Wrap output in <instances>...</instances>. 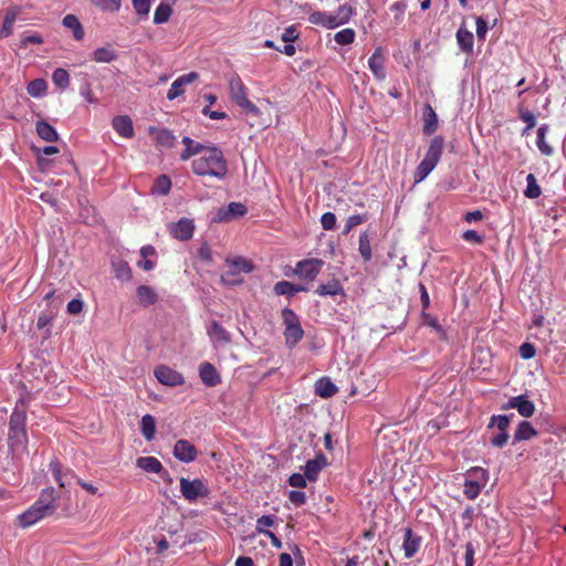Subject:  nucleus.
Returning <instances> with one entry per match:
<instances>
[{
    "mask_svg": "<svg viewBox=\"0 0 566 566\" xmlns=\"http://www.w3.org/2000/svg\"><path fill=\"white\" fill-rule=\"evenodd\" d=\"M172 14V9L167 3H160L154 13V23L155 24H161L167 22Z\"/></svg>",
    "mask_w": 566,
    "mask_h": 566,
    "instance_id": "obj_39",
    "label": "nucleus"
},
{
    "mask_svg": "<svg viewBox=\"0 0 566 566\" xmlns=\"http://www.w3.org/2000/svg\"><path fill=\"white\" fill-rule=\"evenodd\" d=\"M93 4L104 11L115 12L120 8L122 0H91Z\"/></svg>",
    "mask_w": 566,
    "mask_h": 566,
    "instance_id": "obj_49",
    "label": "nucleus"
},
{
    "mask_svg": "<svg viewBox=\"0 0 566 566\" xmlns=\"http://www.w3.org/2000/svg\"><path fill=\"white\" fill-rule=\"evenodd\" d=\"M488 31V22L479 17L476 19V38L478 40H483Z\"/></svg>",
    "mask_w": 566,
    "mask_h": 566,
    "instance_id": "obj_64",
    "label": "nucleus"
},
{
    "mask_svg": "<svg viewBox=\"0 0 566 566\" xmlns=\"http://www.w3.org/2000/svg\"><path fill=\"white\" fill-rule=\"evenodd\" d=\"M480 490H481V484L479 481H472V480H467L465 483H464V494L473 500L475 499L479 493H480Z\"/></svg>",
    "mask_w": 566,
    "mask_h": 566,
    "instance_id": "obj_53",
    "label": "nucleus"
},
{
    "mask_svg": "<svg viewBox=\"0 0 566 566\" xmlns=\"http://www.w3.org/2000/svg\"><path fill=\"white\" fill-rule=\"evenodd\" d=\"M306 480L307 479L304 474L293 473L289 479V483L293 488L303 489L306 486Z\"/></svg>",
    "mask_w": 566,
    "mask_h": 566,
    "instance_id": "obj_59",
    "label": "nucleus"
},
{
    "mask_svg": "<svg viewBox=\"0 0 566 566\" xmlns=\"http://www.w3.org/2000/svg\"><path fill=\"white\" fill-rule=\"evenodd\" d=\"M25 422L27 411L20 409L17 403L10 416L8 433L9 446L13 452H15L18 448H23L27 441Z\"/></svg>",
    "mask_w": 566,
    "mask_h": 566,
    "instance_id": "obj_3",
    "label": "nucleus"
},
{
    "mask_svg": "<svg viewBox=\"0 0 566 566\" xmlns=\"http://www.w3.org/2000/svg\"><path fill=\"white\" fill-rule=\"evenodd\" d=\"M444 139L442 136H434L430 143L424 158L418 165L413 172L416 184L423 181L428 175L436 168L443 153Z\"/></svg>",
    "mask_w": 566,
    "mask_h": 566,
    "instance_id": "obj_2",
    "label": "nucleus"
},
{
    "mask_svg": "<svg viewBox=\"0 0 566 566\" xmlns=\"http://www.w3.org/2000/svg\"><path fill=\"white\" fill-rule=\"evenodd\" d=\"M193 231V221L188 218H181L178 222L170 224V234L180 241H187L191 239Z\"/></svg>",
    "mask_w": 566,
    "mask_h": 566,
    "instance_id": "obj_12",
    "label": "nucleus"
},
{
    "mask_svg": "<svg viewBox=\"0 0 566 566\" xmlns=\"http://www.w3.org/2000/svg\"><path fill=\"white\" fill-rule=\"evenodd\" d=\"M420 544L421 537L415 534L411 528H406L402 543L405 556L411 558L418 552Z\"/></svg>",
    "mask_w": 566,
    "mask_h": 566,
    "instance_id": "obj_18",
    "label": "nucleus"
},
{
    "mask_svg": "<svg viewBox=\"0 0 566 566\" xmlns=\"http://www.w3.org/2000/svg\"><path fill=\"white\" fill-rule=\"evenodd\" d=\"M355 10L350 4H342L338 8L337 13L335 14L338 25L347 23L350 20Z\"/></svg>",
    "mask_w": 566,
    "mask_h": 566,
    "instance_id": "obj_48",
    "label": "nucleus"
},
{
    "mask_svg": "<svg viewBox=\"0 0 566 566\" xmlns=\"http://www.w3.org/2000/svg\"><path fill=\"white\" fill-rule=\"evenodd\" d=\"M59 153L57 147L55 146H46L42 149H39L38 154V164L39 166L44 169L45 166L49 164V161L43 156H51Z\"/></svg>",
    "mask_w": 566,
    "mask_h": 566,
    "instance_id": "obj_52",
    "label": "nucleus"
},
{
    "mask_svg": "<svg viewBox=\"0 0 566 566\" xmlns=\"http://www.w3.org/2000/svg\"><path fill=\"white\" fill-rule=\"evenodd\" d=\"M138 465L146 472L160 473L163 471L161 462H138Z\"/></svg>",
    "mask_w": 566,
    "mask_h": 566,
    "instance_id": "obj_61",
    "label": "nucleus"
},
{
    "mask_svg": "<svg viewBox=\"0 0 566 566\" xmlns=\"http://www.w3.org/2000/svg\"><path fill=\"white\" fill-rule=\"evenodd\" d=\"M181 143L185 145V149L180 154V159L182 161H187L193 156L202 155L209 147L208 145L195 142L188 136L182 137Z\"/></svg>",
    "mask_w": 566,
    "mask_h": 566,
    "instance_id": "obj_14",
    "label": "nucleus"
},
{
    "mask_svg": "<svg viewBox=\"0 0 566 566\" xmlns=\"http://www.w3.org/2000/svg\"><path fill=\"white\" fill-rule=\"evenodd\" d=\"M180 492L189 502H195L199 497H206L209 495L208 486L200 479L189 480L181 478Z\"/></svg>",
    "mask_w": 566,
    "mask_h": 566,
    "instance_id": "obj_7",
    "label": "nucleus"
},
{
    "mask_svg": "<svg viewBox=\"0 0 566 566\" xmlns=\"http://www.w3.org/2000/svg\"><path fill=\"white\" fill-rule=\"evenodd\" d=\"M171 188V181L168 176L160 175L156 178L154 186H153V192L166 196L169 193Z\"/></svg>",
    "mask_w": 566,
    "mask_h": 566,
    "instance_id": "obj_41",
    "label": "nucleus"
},
{
    "mask_svg": "<svg viewBox=\"0 0 566 566\" xmlns=\"http://www.w3.org/2000/svg\"><path fill=\"white\" fill-rule=\"evenodd\" d=\"M49 471L52 473L55 482L61 489L65 488L67 483L74 478L70 471H63L60 462H51Z\"/></svg>",
    "mask_w": 566,
    "mask_h": 566,
    "instance_id": "obj_24",
    "label": "nucleus"
},
{
    "mask_svg": "<svg viewBox=\"0 0 566 566\" xmlns=\"http://www.w3.org/2000/svg\"><path fill=\"white\" fill-rule=\"evenodd\" d=\"M92 59L97 63H111L117 59V53L108 44L106 46L97 48L96 50H94Z\"/></svg>",
    "mask_w": 566,
    "mask_h": 566,
    "instance_id": "obj_29",
    "label": "nucleus"
},
{
    "mask_svg": "<svg viewBox=\"0 0 566 566\" xmlns=\"http://www.w3.org/2000/svg\"><path fill=\"white\" fill-rule=\"evenodd\" d=\"M228 270L221 275V281L228 285H235L242 282V273H250L253 270L252 263L241 256L227 260Z\"/></svg>",
    "mask_w": 566,
    "mask_h": 566,
    "instance_id": "obj_5",
    "label": "nucleus"
},
{
    "mask_svg": "<svg viewBox=\"0 0 566 566\" xmlns=\"http://www.w3.org/2000/svg\"><path fill=\"white\" fill-rule=\"evenodd\" d=\"M208 334L210 337L222 344H227L231 340L228 331L216 321L211 323Z\"/></svg>",
    "mask_w": 566,
    "mask_h": 566,
    "instance_id": "obj_32",
    "label": "nucleus"
},
{
    "mask_svg": "<svg viewBox=\"0 0 566 566\" xmlns=\"http://www.w3.org/2000/svg\"><path fill=\"white\" fill-rule=\"evenodd\" d=\"M113 269H114L116 279L122 280V281H130L132 270L127 262L119 261V262L113 263Z\"/></svg>",
    "mask_w": 566,
    "mask_h": 566,
    "instance_id": "obj_43",
    "label": "nucleus"
},
{
    "mask_svg": "<svg viewBox=\"0 0 566 566\" xmlns=\"http://www.w3.org/2000/svg\"><path fill=\"white\" fill-rule=\"evenodd\" d=\"M148 135L153 137L155 144L159 148L171 149L176 146L177 138L171 130L167 128H158L150 126Z\"/></svg>",
    "mask_w": 566,
    "mask_h": 566,
    "instance_id": "obj_10",
    "label": "nucleus"
},
{
    "mask_svg": "<svg viewBox=\"0 0 566 566\" xmlns=\"http://www.w3.org/2000/svg\"><path fill=\"white\" fill-rule=\"evenodd\" d=\"M54 514L48 505H41L35 501L32 506L18 516V523L19 526L27 528Z\"/></svg>",
    "mask_w": 566,
    "mask_h": 566,
    "instance_id": "obj_6",
    "label": "nucleus"
},
{
    "mask_svg": "<svg viewBox=\"0 0 566 566\" xmlns=\"http://www.w3.org/2000/svg\"><path fill=\"white\" fill-rule=\"evenodd\" d=\"M140 430H142L144 438L147 441H150L154 439L155 433H156V421L151 415L143 416V418L140 420Z\"/></svg>",
    "mask_w": 566,
    "mask_h": 566,
    "instance_id": "obj_33",
    "label": "nucleus"
},
{
    "mask_svg": "<svg viewBox=\"0 0 566 566\" xmlns=\"http://www.w3.org/2000/svg\"><path fill=\"white\" fill-rule=\"evenodd\" d=\"M520 118L527 124L524 129V133L534 128L536 125V118L534 114L527 109H520Z\"/></svg>",
    "mask_w": 566,
    "mask_h": 566,
    "instance_id": "obj_54",
    "label": "nucleus"
},
{
    "mask_svg": "<svg viewBox=\"0 0 566 566\" xmlns=\"http://www.w3.org/2000/svg\"><path fill=\"white\" fill-rule=\"evenodd\" d=\"M231 99L247 113L259 115L260 109L247 96V87L238 75L229 80Z\"/></svg>",
    "mask_w": 566,
    "mask_h": 566,
    "instance_id": "obj_4",
    "label": "nucleus"
},
{
    "mask_svg": "<svg viewBox=\"0 0 566 566\" xmlns=\"http://www.w3.org/2000/svg\"><path fill=\"white\" fill-rule=\"evenodd\" d=\"M60 497V492L49 486L41 492L36 502L41 505H48L55 513L59 509Z\"/></svg>",
    "mask_w": 566,
    "mask_h": 566,
    "instance_id": "obj_20",
    "label": "nucleus"
},
{
    "mask_svg": "<svg viewBox=\"0 0 566 566\" xmlns=\"http://www.w3.org/2000/svg\"><path fill=\"white\" fill-rule=\"evenodd\" d=\"M137 14L146 17L150 10V0H132Z\"/></svg>",
    "mask_w": 566,
    "mask_h": 566,
    "instance_id": "obj_55",
    "label": "nucleus"
},
{
    "mask_svg": "<svg viewBox=\"0 0 566 566\" xmlns=\"http://www.w3.org/2000/svg\"><path fill=\"white\" fill-rule=\"evenodd\" d=\"M274 292L276 295L291 296L295 293L294 284L289 281H280L274 285Z\"/></svg>",
    "mask_w": 566,
    "mask_h": 566,
    "instance_id": "obj_51",
    "label": "nucleus"
},
{
    "mask_svg": "<svg viewBox=\"0 0 566 566\" xmlns=\"http://www.w3.org/2000/svg\"><path fill=\"white\" fill-rule=\"evenodd\" d=\"M136 295L138 303L144 307L154 305L158 301L156 291L149 285H139L136 290Z\"/></svg>",
    "mask_w": 566,
    "mask_h": 566,
    "instance_id": "obj_22",
    "label": "nucleus"
},
{
    "mask_svg": "<svg viewBox=\"0 0 566 566\" xmlns=\"http://www.w3.org/2000/svg\"><path fill=\"white\" fill-rule=\"evenodd\" d=\"M289 500L300 506V505H303L306 501V496H305V493L302 492V491H290L289 493Z\"/></svg>",
    "mask_w": 566,
    "mask_h": 566,
    "instance_id": "obj_60",
    "label": "nucleus"
},
{
    "mask_svg": "<svg viewBox=\"0 0 566 566\" xmlns=\"http://www.w3.org/2000/svg\"><path fill=\"white\" fill-rule=\"evenodd\" d=\"M314 388L315 394L322 398H331L338 391L336 385L327 377L316 380Z\"/></svg>",
    "mask_w": 566,
    "mask_h": 566,
    "instance_id": "obj_23",
    "label": "nucleus"
},
{
    "mask_svg": "<svg viewBox=\"0 0 566 566\" xmlns=\"http://www.w3.org/2000/svg\"><path fill=\"white\" fill-rule=\"evenodd\" d=\"M247 207L241 202H230L227 207V211L220 219H230L231 217H243L247 213Z\"/></svg>",
    "mask_w": 566,
    "mask_h": 566,
    "instance_id": "obj_45",
    "label": "nucleus"
},
{
    "mask_svg": "<svg viewBox=\"0 0 566 566\" xmlns=\"http://www.w3.org/2000/svg\"><path fill=\"white\" fill-rule=\"evenodd\" d=\"M42 43H44V39L39 32H24L20 39V45L23 49L30 44L40 45Z\"/></svg>",
    "mask_w": 566,
    "mask_h": 566,
    "instance_id": "obj_46",
    "label": "nucleus"
},
{
    "mask_svg": "<svg viewBox=\"0 0 566 566\" xmlns=\"http://www.w3.org/2000/svg\"><path fill=\"white\" fill-rule=\"evenodd\" d=\"M323 265L324 262L321 259H305L296 263L294 273L303 280L314 281Z\"/></svg>",
    "mask_w": 566,
    "mask_h": 566,
    "instance_id": "obj_8",
    "label": "nucleus"
},
{
    "mask_svg": "<svg viewBox=\"0 0 566 566\" xmlns=\"http://www.w3.org/2000/svg\"><path fill=\"white\" fill-rule=\"evenodd\" d=\"M112 126L124 138H133L135 135L133 120L127 115L115 116L112 120Z\"/></svg>",
    "mask_w": 566,
    "mask_h": 566,
    "instance_id": "obj_13",
    "label": "nucleus"
},
{
    "mask_svg": "<svg viewBox=\"0 0 566 566\" xmlns=\"http://www.w3.org/2000/svg\"><path fill=\"white\" fill-rule=\"evenodd\" d=\"M518 350L523 359H531L536 354L535 346L531 343H523Z\"/></svg>",
    "mask_w": 566,
    "mask_h": 566,
    "instance_id": "obj_57",
    "label": "nucleus"
},
{
    "mask_svg": "<svg viewBox=\"0 0 566 566\" xmlns=\"http://www.w3.org/2000/svg\"><path fill=\"white\" fill-rule=\"evenodd\" d=\"M199 376L201 381L208 387H214L221 382V377L218 374L216 367L208 361L200 365Z\"/></svg>",
    "mask_w": 566,
    "mask_h": 566,
    "instance_id": "obj_16",
    "label": "nucleus"
},
{
    "mask_svg": "<svg viewBox=\"0 0 566 566\" xmlns=\"http://www.w3.org/2000/svg\"><path fill=\"white\" fill-rule=\"evenodd\" d=\"M423 133L431 135L438 129V116L430 104H426L423 108Z\"/></svg>",
    "mask_w": 566,
    "mask_h": 566,
    "instance_id": "obj_25",
    "label": "nucleus"
},
{
    "mask_svg": "<svg viewBox=\"0 0 566 566\" xmlns=\"http://www.w3.org/2000/svg\"><path fill=\"white\" fill-rule=\"evenodd\" d=\"M462 238L464 241L474 244H480L482 242V237L474 230H467L463 232Z\"/></svg>",
    "mask_w": 566,
    "mask_h": 566,
    "instance_id": "obj_63",
    "label": "nucleus"
},
{
    "mask_svg": "<svg viewBox=\"0 0 566 566\" xmlns=\"http://www.w3.org/2000/svg\"><path fill=\"white\" fill-rule=\"evenodd\" d=\"M423 324L433 328L439 335H443V329L438 319L427 313H423Z\"/></svg>",
    "mask_w": 566,
    "mask_h": 566,
    "instance_id": "obj_58",
    "label": "nucleus"
},
{
    "mask_svg": "<svg viewBox=\"0 0 566 566\" xmlns=\"http://www.w3.org/2000/svg\"><path fill=\"white\" fill-rule=\"evenodd\" d=\"M282 319L285 328L301 324L298 316L289 307L282 310Z\"/></svg>",
    "mask_w": 566,
    "mask_h": 566,
    "instance_id": "obj_50",
    "label": "nucleus"
},
{
    "mask_svg": "<svg viewBox=\"0 0 566 566\" xmlns=\"http://www.w3.org/2000/svg\"><path fill=\"white\" fill-rule=\"evenodd\" d=\"M154 374L157 380L166 386L174 387L185 382L182 374L165 365L156 367Z\"/></svg>",
    "mask_w": 566,
    "mask_h": 566,
    "instance_id": "obj_9",
    "label": "nucleus"
},
{
    "mask_svg": "<svg viewBox=\"0 0 566 566\" xmlns=\"http://www.w3.org/2000/svg\"><path fill=\"white\" fill-rule=\"evenodd\" d=\"M326 464L327 462H306L304 475L308 481H316L318 473Z\"/></svg>",
    "mask_w": 566,
    "mask_h": 566,
    "instance_id": "obj_44",
    "label": "nucleus"
},
{
    "mask_svg": "<svg viewBox=\"0 0 566 566\" xmlns=\"http://www.w3.org/2000/svg\"><path fill=\"white\" fill-rule=\"evenodd\" d=\"M281 38L284 42H294L298 38V32L294 25H291L284 30Z\"/></svg>",
    "mask_w": 566,
    "mask_h": 566,
    "instance_id": "obj_62",
    "label": "nucleus"
},
{
    "mask_svg": "<svg viewBox=\"0 0 566 566\" xmlns=\"http://www.w3.org/2000/svg\"><path fill=\"white\" fill-rule=\"evenodd\" d=\"M315 293L319 296L344 295V289L338 280L333 279L325 284L318 285Z\"/></svg>",
    "mask_w": 566,
    "mask_h": 566,
    "instance_id": "obj_27",
    "label": "nucleus"
},
{
    "mask_svg": "<svg viewBox=\"0 0 566 566\" xmlns=\"http://www.w3.org/2000/svg\"><path fill=\"white\" fill-rule=\"evenodd\" d=\"M358 251H359V254H360L361 259L364 260V262H369L371 260V256H373L371 245H370V241H369V235L366 231L360 233V235H359Z\"/></svg>",
    "mask_w": 566,
    "mask_h": 566,
    "instance_id": "obj_35",
    "label": "nucleus"
},
{
    "mask_svg": "<svg viewBox=\"0 0 566 566\" xmlns=\"http://www.w3.org/2000/svg\"><path fill=\"white\" fill-rule=\"evenodd\" d=\"M321 224L324 230H333L336 226V216L333 212L323 213Z\"/></svg>",
    "mask_w": 566,
    "mask_h": 566,
    "instance_id": "obj_56",
    "label": "nucleus"
},
{
    "mask_svg": "<svg viewBox=\"0 0 566 566\" xmlns=\"http://www.w3.org/2000/svg\"><path fill=\"white\" fill-rule=\"evenodd\" d=\"M312 24L322 25L327 29H335L338 25L335 14L325 11H314L308 15Z\"/></svg>",
    "mask_w": 566,
    "mask_h": 566,
    "instance_id": "obj_19",
    "label": "nucleus"
},
{
    "mask_svg": "<svg viewBox=\"0 0 566 566\" xmlns=\"http://www.w3.org/2000/svg\"><path fill=\"white\" fill-rule=\"evenodd\" d=\"M20 14L18 7H9L3 15L2 25L0 29V38H8L12 33L13 24Z\"/></svg>",
    "mask_w": 566,
    "mask_h": 566,
    "instance_id": "obj_21",
    "label": "nucleus"
},
{
    "mask_svg": "<svg viewBox=\"0 0 566 566\" xmlns=\"http://www.w3.org/2000/svg\"><path fill=\"white\" fill-rule=\"evenodd\" d=\"M515 400L518 402L516 409L522 417L530 418L534 415L535 406L533 401L528 400L523 395L516 396Z\"/></svg>",
    "mask_w": 566,
    "mask_h": 566,
    "instance_id": "obj_36",
    "label": "nucleus"
},
{
    "mask_svg": "<svg viewBox=\"0 0 566 566\" xmlns=\"http://www.w3.org/2000/svg\"><path fill=\"white\" fill-rule=\"evenodd\" d=\"M174 455L177 460H196L198 452L191 442L180 439L175 444Z\"/></svg>",
    "mask_w": 566,
    "mask_h": 566,
    "instance_id": "obj_17",
    "label": "nucleus"
},
{
    "mask_svg": "<svg viewBox=\"0 0 566 566\" xmlns=\"http://www.w3.org/2000/svg\"><path fill=\"white\" fill-rule=\"evenodd\" d=\"M548 130V126L547 125H542L538 129H537V140H536V145H537V148L538 150L545 155V156H551L553 154V148L546 143L545 140V137H546V133Z\"/></svg>",
    "mask_w": 566,
    "mask_h": 566,
    "instance_id": "obj_37",
    "label": "nucleus"
},
{
    "mask_svg": "<svg viewBox=\"0 0 566 566\" xmlns=\"http://www.w3.org/2000/svg\"><path fill=\"white\" fill-rule=\"evenodd\" d=\"M537 436V431L531 424V422L523 420L518 423L515 432H514V442L530 440L533 437Z\"/></svg>",
    "mask_w": 566,
    "mask_h": 566,
    "instance_id": "obj_30",
    "label": "nucleus"
},
{
    "mask_svg": "<svg viewBox=\"0 0 566 566\" xmlns=\"http://www.w3.org/2000/svg\"><path fill=\"white\" fill-rule=\"evenodd\" d=\"M54 85L61 90H65L70 85V74L64 69H56L52 74Z\"/></svg>",
    "mask_w": 566,
    "mask_h": 566,
    "instance_id": "obj_42",
    "label": "nucleus"
},
{
    "mask_svg": "<svg viewBox=\"0 0 566 566\" xmlns=\"http://www.w3.org/2000/svg\"><path fill=\"white\" fill-rule=\"evenodd\" d=\"M62 24L72 31L73 33V38L76 40V41H82L83 38H84V28L81 23V21L78 20V18L74 14H66L63 20H62Z\"/></svg>",
    "mask_w": 566,
    "mask_h": 566,
    "instance_id": "obj_26",
    "label": "nucleus"
},
{
    "mask_svg": "<svg viewBox=\"0 0 566 566\" xmlns=\"http://www.w3.org/2000/svg\"><path fill=\"white\" fill-rule=\"evenodd\" d=\"M384 53L381 48H377L371 56L368 59V67L379 81L386 77V71L384 65Z\"/></svg>",
    "mask_w": 566,
    "mask_h": 566,
    "instance_id": "obj_15",
    "label": "nucleus"
},
{
    "mask_svg": "<svg viewBox=\"0 0 566 566\" xmlns=\"http://www.w3.org/2000/svg\"><path fill=\"white\" fill-rule=\"evenodd\" d=\"M191 170L196 176L224 180L228 175V161L223 151L217 146H210L198 158L191 161Z\"/></svg>",
    "mask_w": 566,
    "mask_h": 566,
    "instance_id": "obj_1",
    "label": "nucleus"
},
{
    "mask_svg": "<svg viewBox=\"0 0 566 566\" xmlns=\"http://www.w3.org/2000/svg\"><path fill=\"white\" fill-rule=\"evenodd\" d=\"M48 90V84L43 78H35L28 84L27 91L29 95L33 97H40L44 95Z\"/></svg>",
    "mask_w": 566,
    "mask_h": 566,
    "instance_id": "obj_40",
    "label": "nucleus"
},
{
    "mask_svg": "<svg viewBox=\"0 0 566 566\" xmlns=\"http://www.w3.org/2000/svg\"><path fill=\"white\" fill-rule=\"evenodd\" d=\"M35 128L39 137L45 142L53 143L56 142L59 138L55 128L44 119L38 120L35 124Z\"/></svg>",
    "mask_w": 566,
    "mask_h": 566,
    "instance_id": "obj_28",
    "label": "nucleus"
},
{
    "mask_svg": "<svg viewBox=\"0 0 566 566\" xmlns=\"http://www.w3.org/2000/svg\"><path fill=\"white\" fill-rule=\"evenodd\" d=\"M542 190L537 184V179L533 174L526 176V189L524 190L525 197L536 199L541 196Z\"/></svg>",
    "mask_w": 566,
    "mask_h": 566,
    "instance_id": "obj_38",
    "label": "nucleus"
},
{
    "mask_svg": "<svg viewBox=\"0 0 566 566\" xmlns=\"http://www.w3.org/2000/svg\"><path fill=\"white\" fill-rule=\"evenodd\" d=\"M355 31L350 28L343 29L334 35V40L339 45L352 44L355 40Z\"/></svg>",
    "mask_w": 566,
    "mask_h": 566,
    "instance_id": "obj_47",
    "label": "nucleus"
},
{
    "mask_svg": "<svg viewBox=\"0 0 566 566\" xmlns=\"http://www.w3.org/2000/svg\"><path fill=\"white\" fill-rule=\"evenodd\" d=\"M457 42L463 52H471L473 48V34L464 27L457 31Z\"/></svg>",
    "mask_w": 566,
    "mask_h": 566,
    "instance_id": "obj_31",
    "label": "nucleus"
},
{
    "mask_svg": "<svg viewBox=\"0 0 566 566\" xmlns=\"http://www.w3.org/2000/svg\"><path fill=\"white\" fill-rule=\"evenodd\" d=\"M304 335V331L301 324L292 327H287L284 331L285 343L287 347H294Z\"/></svg>",
    "mask_w": 566,
    "mask_h": 566,
    "instance_id": "obj_34",
    "label": "nucleus"
},
{
    "mask_svg": "<svg viewBox=\"0 0 566 566\" xmlns=\"http://www.w3.org/2000/svg\"><path fill=\"white\" fill-rule=\"evenodd\" d=\"M199 78V74L197 72H190L188 74H184L177 77L170 85V88L167 92V98L169 101H174L180 95L184 94V86L193 83Z\"/></svg>",
    "mask_w": 566,
    "mask_h": 566,
    "instance_id": "obj_11",
    "label": "nucleus"
}]
</instances>
